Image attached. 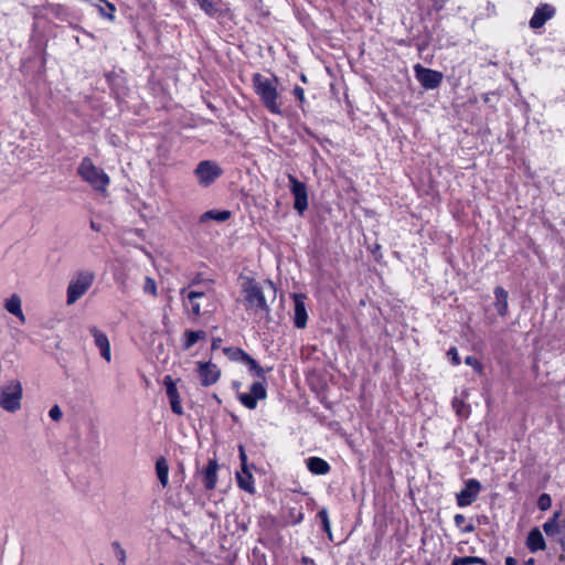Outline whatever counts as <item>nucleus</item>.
Instances as JSON below:
<instances>
[{"instance_id":"nucleus-6","label":"nucleus","mask_w":565,"mask_h":565,"mask_svg":"<svg viewBox=\"0 0 565 565\" xmlns=\"http://www.w3.org/2000/svg\"><path fill=\"white\" fill-rule=\"evenodd\" d=\"M241 382L234 381L233 388L238 391ZM267 397V391L263 382H255L249 387V393L237 392L238 401L248 409H255L257 402L263 401Z\"/></svg>"},{"instance_id":"nucleus-15","label":"nucleus","mask_w":565,"mask_h":565,"mask_svg":"<svg viewBox=\"0 0 565 565\" xmlns=\"http://www.w3.org/2000/svg\"><path fill=\"white\" fill-rule=\"evenodd\" d=\"M306 296L302 294H294V300H295V326L298 329H302L307 326V310H306V303H305Z\"/></svg>"},{"instance_id":"nucleus-13","label":"nucleus","mask_w":565,"mask_h":565,"mask_svg":"<svg viewBox=\"0 0 565 565\" xmlns=\"http://www.w3.org/2000/svg\"><path fill=\"white\" fill-rule=\"evenodd\" d=\"M89 332L94 338L95 345L99 349L100 355L107 361L110 362L111 360V350H110V343L108 340V337L105 332L99 330L97 327L92 326L89 327Z\"/></svg>"},{"instance_id":"nucleus-10","label":"nucleus","mask_w":565,"mask_h":565,"mask_svg":"<svg viewBox=\"0 0 565 565\" xmlns=\"http://www.w3.org/2000/svg\"><path fill=\"white\" fill-rule=\"evenodd\" d=\"M481 490V483L477 479H469L465 482V488L457 493L458 507H468L472 504Z\"/></svg>"},{"instance_id":"nucleus-38","label":"nucleus","mask_w":565,"mask_h":565,"mask_svg":"<svg viewBox=\"0 0 565 565\" xmlns=\"http://www.w3.org/2000/svg\"><path fill=\"white\" fill-rule=\"evenodd\" d=\"M238 451H239V459H241V469H249V466L247 463V456H246L245 448L243 445L238 446Z\"/></svg>"},{"instance_id":"nucleus-19","label":"nucleus","mask_w":565,"mask_h":565,"mask_svg":"<svg viewBox=\"0 0 565 565\" xmlns=\"http://www.w3.org/2000/svg\"><path fill=\"white\" fill-rule=\"evenodd\" d=\"M308 470L318 476L327 475L331 467L330 465L320 457H310L306 460Z\"/></svg>"},{"instance_id":"nucleus-23","label":"nucleus","mask_w":565,"mask_h":565,"mask_svg":"<svg viewBox=\"0 0 565 565\" xmlns=\"http://www.w3.org/2000/svg\"><path fill=\"white\" fill-rule=\"evenodd\" d=\"M156 471L161 486L164 488L169 481V465L164 457H160L156 462Z\"/></svg>"},{"instance_id":"nucleus-35","label":"nucleus","mask_w":565,"mask_h":565,"mask_svg":"<svg viewBox=\"0 0 565 565\" xmlns=\"http://www.w3.org/2000/svg\"><path fill=\"white\" fill-rule=\"evenodd\" d=\"M143 291L151 294L152 296L157 295V285L152 278L146 277L145 285H143Z\"/></svg>"},{"instance_id":"nucleus-37","label":"nucleus","mask_w":565,"mask_h":565,"mask_svg":"<svg viewBox=\"0 0 565 565\" xmlns=\"http://www.w3.org/2000/svg\"><path fill=\"white\" fill-rule=\"evenodd\" d=\"M49 416H50L54 422H58V420L62 418V416H63V413H62V411H61L60 406H58V405H54V406L50 409V412H49Z\"/></svg>"},{"instance_id":"nucleus-48","label":"nucleus","mask_w":565,"mask_h":565,"mask_svg":"<svg viewBox=\"0 0 565 565\" xmlns=\"http://www.w3.org/2000/svg\"><path fill=\"white\" fill-rule=\"evenodd\" d=\"M90 226H92V228H93V230H95V231H97V230H98V228L96 227V225H95V223H94V222H92Z\"/></svg>"},{"instance_id":"nucleus-9","label":"nucleus","mask_w":565,"mask_h":565,"mask_svg":"<svg viewBox=\"0 0 565 565\" xmlns=\"http://www.w3.org/2000/svg\"><path fill=\"white\" fill-rule=\"evenodd\" d=\"M415 73L416 78L425 89L437 88L441 84L444 77L441 72L425 68L419 64L415 66Z\"/></svg>"},{"instance_id":"nucleus-4","label":"nucleus","mask_w":565,"mask_h":565,"mask_svg":"<svg viewBox=\"0 0 565 565\" xmlns=\"http://www.w3.org/2000/svg\"><path fill=\"white\" fill-rule=\"evenodd\" d=\"M77 173L96 191L106 192V188L109 184V177L103 169L97 168L88 157L82 160L77 168Z\"/></svg>"},{"instance_id":"nucleus-20","label":"nucleus","mask_w":565,"mask_h":565,"mask_svg":"<svg viewBox=\"0 0 565 565\" xmlns=\"http://www.w3.org/2000/svg\"><path fill=\"white\" fill-rule=\"evenodd\" d=\"M494 296H495V302L494 308L499 316L504 317L508 313V291L501 287L498 286L494 288Z\"/></svg>"},{"instance_id":"nucleus-28","label":"nucleus","mask_w":565,"mask_h":565,"mask_svg":"<svg viewBox=\"0 0 565 565\" xmlns=\"http://www.w3.org/2000/svg\"><path fill=\"white\" fill-rule=\"evenodd\" d=\"M231 212L230 211H207L202 215V220H215L218 222H225L230 218Z\"/></svg>"},{"instance_id":"nucleus-7","label":"nucleus","mask_w":565,"mask_h":565,"mask_svg":"<svg viewBox=\"0 0 565 565\" xmlns=\"http://www.w3.org/2000/svg\"><path fill=\"white\" fill-rule=\"evenodd\" d=\"M223 174V169L212 160L200 161L194 169V175L202 186H209Z\"/></svg>"},{"instance_id":"nucleus-11","label":"nucleus","mask_w":565,"mask_h":565,"mask_svg":"<svg viewBox=\"0 0 565 565\" xmlns=\"http://www.w3.org/2000/svg\"><path fill=\"white\" fill-rule=\"evenodd\" d=\"M198 373L203 386H211L221 377V370L212 362H198Z\"/></svg>"},{"instance_id":"nucleus-40","label":"nucleus","mask_w":565,"mask_h":565,"mask_svg":"<svg viewBox=\"0 0 565 565\" xmlns=\"http://www.w3.org/2000/svg\"><path fill=\"white\" fill-rule=\"evenodd\" d=\"M290 515L292 518V523L294 524H298L302 521L303 519V513L301 511H298L297 514H295V510H291L290 511Z\"/></svg>"},{"instance_id":"nucleus-14","label":"nucleus","mask_w":565,"mask_h":565,"mask_svg":"<svg viewBox=\"0 0 565 565\" xmlns=\"http://www.w3.org/2000/svg\"><path fill=\"white\" fill-rule=\"evenodd\" d=\"M555 13V9L547 4H541L537 7L534 11L533 17L530 20V26L532 29H540L542 28L547 20H550Z\"/></svg>"},{"instance_id":"nucleus-27","label":"nucleus","mask_w":565,"mask_h":565,"mask_svg":"<svg viewBox=\"0 0 565 565\" xmlns=\"http://www.w3.org/2000/svg\"><path fill=\"white\" fill-rule=\"evenodd\" d=\"M205 295L202 291H189L186 298L191 302V310L194 316H200L201 305L196 301L199 298H203Z\"/></svg>"},{"instance_id":"nucleus-16","label":"nucleus","mask_w":565,"mask_h":565,"mask_svg":"<svg viewBox=\"0 0 565 565\" xmlns=\"http://www.w3.org/2000/svg\"><path fill=\"white\" fill-rule=\"evenodd\" d=\"M203 483L206 490H213L217 482V462L210 460L203 470Z\"/></svg>"},{"instance_id":"nucleus-26","label":"nucleus","mask_w":565,"mask_h":565,"mask_svg":"<svg viewBox=\"0 0 565 565\" xmlns=\"http://www.w3.org/2000/svg\"><path fill=\"white\" fill-rule=\"evenodd\" d=\"M475 564L488 565L486 559L478 557V556H462V557L456 556L451 562V565H475Z\"/></svg>"},{"instance_id":"nucleus-3","label":"nucleus","mask_w":565,"mask_h":565,"mask_svg":"<svg viewBox=\"0 0 565 565\" xmlns=\"http://www.w3.org/2000/svg\"><path fill=\"white\" fill-rule=\"evenodd\" d=\"M22 396L23 387L18 379L0 385V407L6 412H18L21 408Z\"/></svg>"},{"instance_id":"nucleus-34","label":"nucleus","mask_w":565,"mask_h":565,"mask_svg":"<svg viewBox=\"0 0 565 565\" xmlns=\"http://www.w3.org/2000/svg\"><path fill=\"white\" fill-rule=\"evenodd\" d=\"M465 363L475 369L477 373H481L483 367L479 360L473 355H468L465 359Z\"/></svg>"},{"instance_id":"nucleus-32","label":"nucleus","mask_w":565,"mask_h":565,"mask_svg":"<svg viewBox=\"0 0 565 565\" xmlns=\"http://www.w3.org/2000/svg\"><path fill=\"white\" fill-rule=\"evenodd\" d=\"M111 546L115 551V555L118 559V565H127L126 564V558H127V555H126V551L121 547L120 543L115 541L111 543Z\"/></svg>"},{"instance_id":"nucleus-17","label":"nucleus","mask_w":565,"mask_h":565,"mask_svg":"<svg viewBox=\"0 0 565 565\" xmlns=\"http://www.w3.org/2000/svg\"><path fill=\"white\" fill-rule=\"evenodd\" d=\"M526 546L532 553L545 550V540L537 527L532 529L527 534Z\"/></svg>"},{"instance_id":"nucleus-51","label":"nucleus","mask_w":565,"mask_h":565,"mask_svg":"<svg viewBox=\"0 0 565 565\" xmlns=\"http://www.w3.org/2000/svg\"><path fill=\"white\" fill-rule=\"evenodd\" d=\"M185 291H186V289H185V288H183V289L181 290V294H182V295H184V294H185Z\"/></svg>"},{"instance_id":"nucleus-45","label":"nucleus","mask_w":565,"mask_h":565,"mask_svg":"<svg viewBox=\"0 0 565 565\" xmlns=\"http://www.w3.org/2000/svg\"><path fill=\"white\" fill-rule=\"evenodd\" d=\"M505 565H516V559L512 556L505 558Z\"/></svg>"},{"instance_id":"nucleus-1","label":"nucleus","mask_w":565,"mask_h":565,"mask_svg":"<svg viewBox=\"0 0 565 565\" xmlns=\"http://www.w3.org/2000/svg\"><path fill=\"white\" fill-rule=\"evenodd\" d=\"M252 83L263 106L271 114L281 115V102L277 90L278 78L276 76L266 77L260 73H255Z\"/></svg>"},{"instance_id":"nucleus-21","label":"nucleus","mask_w":565,"mask_h":565,"mask_svg":"<svg viewBox=\"0 0 565 565\" xmlns=\"http://www.w3.org/2000/svg\"><path fill=\"white\" fill-rule=\"evenodd\" d=\"M236 480H237L238 487L242 490H244L248 493L255 492L253 475L249 469H241V471H238L236 473Z\"/></svg>"},{"instance_id":"nucleus-52","label":"nucleus","mask_w":565,"mask_h":565,"mask_svg":"<svg viewBox=\"0 0 565 565\" xmlns=\"http://www.w3.org/2000/svg\"><path fill=\"white\" fill-rule=\"evenodd\" d=\"M100 565H104V564H100Z\"/></svg>"},{"instance_id":"nucleus-42","label":"nucleus","mask_w":565,"mask_h":565,"mask_svg":"<svg viewBox=\"0 0 565 565\" xmlns=\"http://www.w3.org/2000/svg\"><path fill=\"white\" fill-rule=\"evenodd\" d=\"M559 544L562 547V553L558 556V559L561 562H565V536L559 540Z\"/></svg>"},{"instance_id":"nucleus-39","label":"nucleus","mask_w":565,"mask_h":565,"mask_svg":"<svg viewBox=\"0 0 565 565\" xmlns=\"http://www.w3.org/2000/svg\"><path fill=\"white\" fill-rule=\"evenodd\" d=\"M294 95L301 104L305 102V90L300 86L294 88Z\"/></svg>"},{"instance_id":"nucleus-29","label":"nucleus","mask_w":565,"mask_h":565,"mask_svg":"<svg viewBox=\"0 0 565 565\" xmlns=\"http://www.w3.org/2000/svg\"><path fill=\"white\" fill-rule=\"evenodd\" d=\"M317 518L321 522L322 530L328 534L329 539L332 540L331 524H330L329 514H328L327 509H324V508L321 509L318 512Z\"/></svg>"},{"instance_id":"nucleus-41","label":"nucleus","mask_w":565,"mask_h":565,"mask_svg":"<svg viewBox=\"0 0 565 565\" xmlns=\"http://www.w3.org/2000/svg\"><path fill=\"white\" fill-rule=\"evenodd\" d=\"M454 521H455L456 526L461 527V526H462V524H463V523H465V521H466V518H465V515H462V514H456V515L454 516Z\"/></svg>"},{"instance_id":"nucleus-30","label":"nucleus","mask_w":565,"mask_h":565,"mask_svg":"<svg viewBox=\"0 0 565 565\" xmlns=\"http://www.w3.org/2000/svg\"><path fill=\"white\" fill-rule=\"evenodd\" d=\"M224 353L233 361H241L243 362L245 356H247L248 353H246L244 350L239 348H224Z\"/></svg>"},{"instance_id":"nucleus-18","label":"nucleus","mask_w":565,"mask_h":565,"mask_svg":"<svg viewBox=\"0 0 565 565\" xmlns=\"http://www.w3.org/2000/svg\"><path fill=\"white\" fill-rule=\"evenodd\" d=\"M561 515V511H556L553 516L543 524V531L547 536H554L561 533L562 527L565 525V518L558 521Z\"/></svg>"},{"instance_id":"nucleus-33","label":"nucleus","mask_w":565,"mask_h":565,"mask_svg":"<svg viewBox=\"0 0 565 565\" xmlns=\"http://www.w3.org/2000/svg\"><path fill=\"white\" fill-rule=\"evenodd\" d=\"M551 505H552V499H551L550 494L542 493L537 500L539 509L542 511H546L551 508Z\"/></svg>"},{"instance_id":"nucleus-25","label":"nucleus","mask_w":565,"mask_h":565,"mask_svg":"<svg viewBox=\"0 0 565 565\" xmlns=\"http://www.w3.org/2000/svg\"><path fill=\"white\" fill-rule=\"evenodd\" d=\"M206 337V333L205 331L203 330H198V331H193V330H186L184 332V338H185V341L183 343V349L184 350H189L190 348H192L199 340H202Z\"/></svg>"},{"instance_id":"nucleus-2","label":"nucleus","mask_w":565,"mask_h":565,"mask_svg":"<svg viewBox=\"0 0 565 565\" xmlns=\"http://www.w3.org/2000/svg\"><path fill=\"white\" fill-rule=\"evenodd\" d=\"M243 294L246 310H253L260 319L268 318L270 308L262 286L256 280L247 278L243 284Z\"/></svg>"},{"instance_id":"nucleus-8","label":"nucleus","mask_w":565,"mask_h":565,"mask_svg":"<svg viewBox=\"0 0 565 565\" xmlns=\"http://www.w3.org/2000/svg\"><path fill=\"white\" fill-rule=\"evenodd\" d=\"M290 192L295 198L294 209L299 215L308 209V191L305 182L299 181L295 175L288 174Z\"/></svg>"},{"instance_id":"nucleus-44","label":"nucleus","mask_w":565,"mask_h":565,"mask_svg":"<svg viewBox=\"0 0 565 565\" xmlns=\"http://www.w3.org/2000/svg\"><path fill=\"white\" fill-rule=\"evenodd\" d=\"M221 342H222V339H220V338L213 339L212 345H211L212 350L213 351L217 350L221 347Z\"/></svg>"},{"instance_id":"nucleus-46","label":"nucleus","mask_w":565,"mask_h":565,"mask_svg":"<svg viewBox=\"0 0 565 565\" xmlns=\"http://www.w3.org/2000/svg\"><path fill=\"white\" fill-rule=\"evenodd\" d=\"M301 562L303 564H312L313 565V561L311 558H309V557H306V556L302 557Z\"/></svg>"},{"instance_id":"nucleus-22","label":"nucleus","mask_w":565,"mask_h":565,"mask_svg":"<svg viewBox=\"0 0 565 565\" xmlns=\"http://www.w3.org/2000/svg\"><path fill=\"white\" fill-rule=\"evenodd\" d=\"M8 312L15 316L20 321L24 322L25 317L21 308V299L18 295H12L4 305Z\"/></svg>"},{"instance_id":"nucleus-36","label":"nucleus","mask_w":565,"mask_h":565,"mask_svg":"<svg viewBox=\"0 0 565 565\" xmlns=\"http://www.w3.org/2000/svg\"><path fill=\"white\" fill-rule=\"evenodd\" d=\"M447 355L449 356L452 365L460 364V358L458 354V350L455 347H452L448 350Z\"/></svg>"},{"instance_id":"nucleus-31","label":"nucleus","mask_w":565,"mask_h":565,"mask_svg":"<svg viewBox=\"0 0 565 565\" xmlns=\"http://www.w3.org/2000/svg\"><path fill=\"white\" fill-rule=\"evenodd\" d=\"M98 11H99L100 15H103L104 18L114 20V18H115L114 13L116 11V8H115L114 3L106 1L104 7L98 6Z\"/></svg>"},{"instance_id":"nucleus-12","label":"nucleus","mask_w":565,"mask_h":565,"mask_svg":"<svg viewBox=\"0 0 565 565\" xmlns=\"http://www.w3.org/2000/svg\"><path fill=\"white\" fill-rule=\"evenodd\" d=\"M163 384L167 388V396L169 398L171 409L177 415L183 414V407L181 405V398L177 388V384L170 375H166Z\"/></svg>"},{"instance_id":"nucleus-50","label":"nucleus","mask_w":565,"mask_h":565,"mask_svg":"<svg viewBox=\"0 0 565 565\" xmlns=\"http://www.w3.org/2000/svg\"><path fill=\"white\" fill-rule=\"evenodd\" d=\"M301 81H302V82H306V81H307V78H306V75H305V74H302V75H301Z\"/></svg>"},{"instance_id":"nucleus-47","label":"nucleus","mask_w":565,"mask_h":565,"mask_svg":"<svg viewBox=\"0 0 565 565\" xmlns=\"http://www.w3.org/2000/svg\"><path fill=\"white\" fill-rule=\"evenodd\" d=\"M524 565H535V559L529 558L527 561L524 562Z\"/></svg>"},{"instance_id":"nucleus-43","label":"nucleus","mask_w":565,"mask_h":565,"mask_svg":"<svg viewBox=\"0 0 565 565\" xmlns=\"http://www.w3.org/2000/svg\"><path fill=\"white\" fill-rule=\"evenodd\" d=\"M475 531V525L472 523H469L461 527L462 533H472Z\"/></svg>"},{"instance_id":"nucleus-49","label":"nucleus","mask_w":565,"mask_h":565,"mask_svg":"<svg viewBox=\"0 0 565 565\" xmlns=\"http://www.w3.org/2000/svg\"><path fill=\"white\" fill-rule=\"evenodd\" d=\"M268 286L275 291L274 285L271 281H268Z\"/></svg>"},{"instance_id":"nucleus-24","label":"nucleus","mask_w":565,"mask_h":565,"mask_svg":"<svg viewBox=\"0 0 565 565\" xmlns=\"http://www.w3.org/2000/svg\"><path fill=\"white\" fill-rule=\"evenodd\" d=\"M243 363L248 366L249 372L254 376L262 380L260 382L264 383L266 381L265 370L258 364V362L254 358H252L249 354H247V356H245Z\"/></svg>"},{"instance_id":"nucleus-5","label":"nucleus","mask_w":565,"mask_h":565,"mask_svg":"<svg viewBox=\"0 0 565 565\" xmlns=\"http://www.w3.org/2000/svg\"><path fill=\"white\" fill-rule=\"evenodd\" d=\"M94 274L81 271L72 279L67 287V305L75 303L89 289L94 281Z\"/></svg>"}]
</instances>
